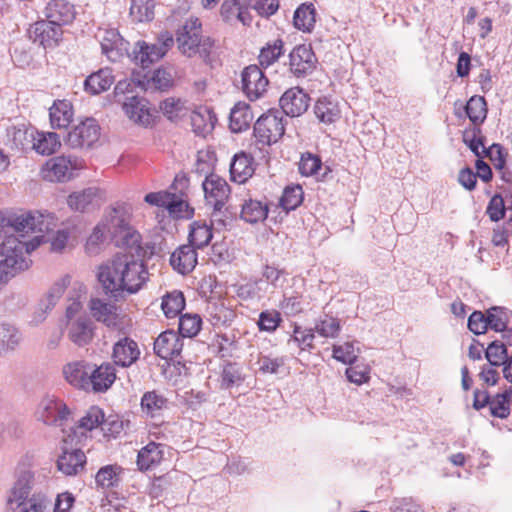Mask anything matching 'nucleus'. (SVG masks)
<instances>
[{"mask_svg":"<svg viewBox=\"0 0 512 512\" xmlns=\"http://www.w3.org/2000/svg\"><path fill=\"white\" fill-rule=\"evenodd\" d=\"M111 240L126 252L99 265L96 269L97 281L106 293H136L148 278L142 260L141 235L124 219L113 218Z\"/></svg>","mask_w":512,"mask_h":512,"instance_id":"f257e3e1","label":"nucleus"},{"mask_svg":"<svg viewBox=\"0 0 512 512\" xmlns=\"http://www.w3.org/2000/svg\"><path fill=\"white\" fill-rule=\"evenodd\" d=\"M55 224L51 213L31 211L18 216L0 245V285L30 265L29 254L43 244Z\"/></svg>","mask_w":512,"mask_h":512,"instance_id":"f03ea898","label":"nucleus"},{"mask_svg":"<svg viewBox=\"0 0 512 512\" xmlns=\"http://www.w3.org/2000/svg\"><path fill=\"white\" fill-rule=\"evenodd\" d=\"M86 298L87 286L83 282H75L71 287L63 319L68 339L79 347L88 345L95 335V325L84 308Z\"/></svg>","mask_w":512,"mask_h":512,"instance_id":"7ed1b4c3","label":"nucleus"},{"mask_svg":"<svg viewBox=\"0 0 512 512\" xmlns=\"http://www.w3.org/2000/svg\"><path fill=\"white\" fill-rule=\"evenodd\" d=\"M141 87H145V82L140 78L124 79L116 84L113 94L130 122L148 127L155 122L156 116L148 100L137 94Z\"/></svg>","mask_w":512,"mask_h":512,"instance_id":"20e7f679","label":"nucleus"},{"mask_svg":"<svg viewBox=\"0 0 512 512\" xmlns=\"http://www.w3.org/2000/svg\"><path fill=\"white\" fill-rule=\"evenodd\" d=\"M95 429H99L104 438L112 439L122 433L124 424L119 415H106L99 406H91L79 419L78 423L66 432L72 434L78 442H81L86 439L88 432Z\"/></svg>","mask_w":512,"mask_h":512,"instance_id":"39448f33","label":"nucleus"},{"mask_svg":"<svg viewBox=\"0 0 512 512\" xmlns=\"http://www.w3.org/2000/svg\"><path fill=\"white\" fill-rule=\"evenodd\" d=\"M33 477L27 473L21 476L7 496L8 512H48L50 501L43 493H32Z\"/></svg>","mask_w":512,"mask_h":512,"instance_id":"423d86ee","label":"nucleus"},{"mask_svg":"<svg viewBox=\"0 0 512 512\" xmlns=\"http://www.w3.org/2000/svg\"><path fill=\"white\" fill-rule=\"evenodd\" d=\"M176 42L180 52L188 57L198 55L205 59L213 47L211 38L201 34V23L197 18L184 22L177 32Z\"/></svg>","mask_w":512,"mask_h":512,"instance_id":"0eeeda50","label":"nucleus"},{"mask_svg":"<svg viewBox=\"0 0 512 512\" xmlns=\"http://www.w3.org/2000/svg\"><path fill=\"white\" fill-rule=\"evenodd\" d=\"M86 167L85 160L75 155H60L47 160L40 176L50 183H66L76 178Z\"/></svg>","mask_w":512,"mask_h":512,"instance_id":"6e6552de","label":"nucleus"},{"mask_svg":"<svg viewBox=\"0 0 512 512\" xmlns=\"http://www.w3.org/2000/svg\"><path fill=\"white\" fill-rule=\"evenodd\" d=\"M80 442L70 433L63 429L62 446L57 458V468L65 475L73 476L81 473L86 465V455Z\"/></svg>","mask_w":512,"mask_h":512,"instance_id":"1a4fd4ad","label":"nucleus"},{"mask_svg":"<svg viewBox=\"0 0 512 512\" xmlns=\"http://www.w3.org/2000/svg\"><path fill=\"white\" fill-rule=\"evenodd\" d=\"M173 43L172 34L170 32H163L159 35L157 42L154 44L138 41L134 46L131 58L135 64L145 69L164 57Z\"/></svg>","mask_w":512,"mask_h":512,"instance_id":"9d476101","label":"nucleus"},{"mask_svg":"<svg viewBox=\"0 0 512 512\" xmlns=\"http://www.w3.org/2000/svg\"><path fill=\"white\" fill-rule=\"evenodd\" d=\"M144 201L149 205L165 208L174 218L188 219L194 213L184 194H175L170 190L150 192L145 195Z\"/></svg>","mask_w":512,"mask_h":512,"instance_id":"9b49d317","label":"nucleus"},{"mask_svg":"<svg viewBox=\"0 0 512 512\" xmlns=\"http://www.w3.org/2000/svg\"><path fill=\"white\" fill-rule=\"evenodd\" d=\"M100 135V126L96 120L82 117L67 133L66 142L72 148L91 149L98 143Z\"/></svg>","mask_w":512,"mask_h":512,"instance_id":"f8f14e48","label":"nucleus"},{"mask_svg":"<svg viewBox=\"0 0 512 512\" xmlns=\"http://www.w3.org/2000/svg\"><path fill=\"white\" fill-rule=\"evenodd\" d=\"M38 415L48 425L64 427L72 420L73 411L63 400L46 397L39 404Z\"/></svg>","mask_w":512,"mask_h":512,"instance_id":"ddd939ff","label":"nucleus"},{"mask_svg":"<svg viewBox=\"0 0 512 512\" xmlns=\"http://www.w3.org/2000/svg\"><path fill=\"white\" fill-rule=\"evenodd\" d=\"M285 131L282 118L274 113L262 115L254 125V135L257 141L263 145H271L278 142Z\"/></svg>","mask_w":512,"mask_h":512,"instance_id":"4468645a","label":"nucleus"},{"mask_svg":"<svg viewBox=\"0 0 512 512\" xmlns=\"http://www.w3.org/2000/svg\"><path fill=\"white\" fill-rule=\"evenodd\" d=\"M89 309L97 321L104 323L108 327L122 330L129 323L127 316L115 305L104 302L98 298L90 300Z\"/></svg>","mask_w":512,"mask_h":512,"instance_id":"2eb2a0df","label":"nucleus"},{"mask_svg":"<svg viewBox=\"0 0 512 512\" xmlns=\"http://www.w3.org/2000/svg\"><path fill=\"white\" fill-rule=\"evenodd\" d=\"M252 0H224L220 8L221 19L231 25L249 26L253 17L251 14Z\"/></svg>","mask_w":512,"mask_h":512,"instance_id":"dca6fc26","label":"nucleus"},{"mask_svg":"<svg viewBox=\"0 0 512 512\" xmlns=\"http://www.w3.org/2000/svg\"><path fill=\"white\" fill-rule=\"evenodd\" d=\"M206 203L216 210L221 209L230 195V187L225 179L216 174L206 177L203 184Z\"/></svg>","mask_w":512,"mask_h":512,"instance_id":"f3484780","label":"nucleus"},{"mask_svg":"<svg viewBox=\"0 0 512 512\" xmlns=\"http://www.w3.org/2000/svg\"><path fill=\"white\" fill-rule=\"evenodd\" d=\"M310 96L300 87L287 89L279 99L282 111L290 117L303 115L310 106Z\"/></svg>","mask_w":512,"mask_h":512,"instance_id":"a211bd4d","label":"nucleus"},{"mask_svg":"<svg viewBox=\"0 0 512 512\" xmlns=\"http://www.w3.org/2000/svg\"><path fill=\"white\" fill-rule=\"evenodd\" d=\"M269 81L262 70L251 65L242 72V90L250 100L261 98L267 91Z\"/></svg>","mask_w":512,"mask_h":512,"instance_id":"6ab92c4d","label":"nucleus"},{"mask_svg":"<svg viewBox=\"0 0 512 512\" xmlns=\"http://www.w3.org/2000/svg\"><path fill=\"white\" fill-rule=\"evenodd\" d=\"M316 64L317 58L310 44L296 45L289 54L290 69L298 76L311 73L316 68Z\"/></svg>","mask_w":512,"mask_h":512,"instance_id":"aec40b11","label":"nucleus"},{"mask_svg":"<svg viewBox=\"0 0 512 512\" xmlns=\"http://www.w3.org/2000/svg\"><path fill=\"white\" fill-rule=\"evenodd\" d=\"M91 364L85 360L69 361L62 367V376L70 386L86 392L88 391Z\"/></svg>","mask_w":512,"mask_h":512,"instance_id":"412c9836","label":"nucleus"},{"mask_svg":"<svg viewBox=\"0 0 512 512\" xmlns=\"http://www.w3.org/2000/svg\"><path fill=\"white\" fill-rule=\"evenodd\" d=\"M48 117L53 129H67L75 117L73 102L66 98L54 100L48 108Z\"/></svg>","mask_w":512,"mask_h":512,"instance_id":"4be33fe9","label":"nucleus"},{"mask_svg":"<svg viewBox=\"0 0 512 512\" xmlns=\"http://www.w3.org/2000/svg\"><path fill=\"white\" fill-rule=\"evenodd\" d=\"M115 380L116 370L110 363L91 364L87 392L104 393L111 388Z\"/></svg>","mask_w":512,"mask_h":512,"instance_id":"5701e85b","label":"nucleus"},{"mask_svg":"<svg viewBox=\"0 0 512 512\" xmlns=\"http://www.w3.org/2000/svg\"><path fill=\"white\" fill-rule=\"evenodd\" d=\"M62 30L48 19L38 21L30 28V37L43 48L54 47L61 39Z\"/></svg>","mask_w":512,"mask_h":512,"instance_id":"b1692460","label":"nucleus"},{"mask_svg":"<svg viewBox=\"0 0 512 512\" xmlns=\"http://www.w3.org/2000/svg\"><path fill=\"white\" fill-rule=\"evenodd\" d=\"M269 214L267 202L247 197L242 200L239 206V218L248 224L264 222Z\"/></svg>","mask_w":512,"mask_h":512,"instance_id":"393cba45","label":"nucleus"},{"mask_svg":"<svg viewBox=\"0 0 512 512\" xmlns=\"http://www.w3.org/2000/svg\"><path fill=\"white\" fill-rule=\"evenodd\" d=\"M51 215L55 218V224L49 232L45 234L46 237L43 243H49L51 250L54 252H63L67 249H72L78 239L76 229L64 228L54 231L57 226V218L53 214Z\"/></svg>","mask_w":512,"mask_h":512,"instance_id":"a878e982","label":"nucleus"},{"mask_svg":"<svg viewBox=\"0 0 512 512\" xmlns=\"http://www.w3.org/2000/svg\"><path fill=\"white\" fill-rule=\"evenodd\" d=\"M102 52L111 61H117L128 51V42L114 29L105 30L100 35Z\"/></svg>","mask_w":512,"mask_h":512,"instance_id":"bb28decb","label":"nucleus"},{"mask_svg":"<svg viewBox=\"0 0 512 512\" xmlns=\"http://www.w3.org/2000/svg\"><path fill=\"white\" fill-rule=\"evenodd\" d=\"M107 233L111 234V221H100L90 232L84 244V251L88 256H98L106 248Z\"/></svg>","mask_w":512,"mask_h":512,"instance_id":"cd10ccee","label":"nucleus"},{"mask_svg":"<svg viewBox=\"0 0 512 512\" xmlns=\"http://www.w3.org/2000/svg\"><path fill=\"white\" fill-rule=\"evenodd\" d=\"M46 17L61 27L73 22L76 10L74 5L67 0H50L46 7Z\"/></svg>","mask_w":512,"mask_h":512,"instance_id":"c85d7f7f","label":"nucleus"},{"mask_svg":"<svg viewBox=\"0 0 512 512\" xmlns=\"http://www.w3.org/2000/svg\"><path fill=\"white\" fill-rule=\"evenodd\" d=\"M183 343L175 331L162 332L154 342L155 353L163 359H172L180 354Z\"/></svg>","mask_w":512,"mask_h":512,"instance_id":"c756f323","label":"nucleus"},{"mask_svg":"<svg viewBox=\"0 0 512 512\" xmlns=\"http://www.w3.org/2000/svg\"><path fill=\"white\" fill-rule=\"evenodd\" d=\"M139 356V346L130 338H121L113 346L112 358L117 365L128 367L132 365Z\"/></svg>","mask_w":512,"mask_h":512,"instance_id":"7c9ffc66","label":"nucleus"},{"mask_svg":"<svg viewBox=\"0 0 512 512\" xmlns=\"http://www.w3.org/2000/svg\"><path fill=\"white\" fill-rule=\"evenodd\" d=\"M255 172V162L251 155L240 152L235 154L230 164V176L233 182L246 183Z\"/></svg>","mask_w":512,"mask_h":512,"instance_id":"2f4dec72","label":"nucleus"},{"mask_svg":"<svg viewBox=\"0 0 512 512\" xmlns=\"http://www.w3.org/2000/svg\"><path fill=\"white\" fill-rule=\"evenodd\" d=\"M32 149L41 155H51L57 152L61 147L60 136L51 131L31 132Z\"/></svg>","mask_w":512,"mask_h":512,"instance_id":"473e14b6","label":"nucleus"},{"mask_svg":"<svg viewBox=\"0 0 512 512\" xmlns=\"http://www.w3.org/2000/svg\"><path fill=\"white\" fill-rule=\"evenodd\" d=\"M313 110L316 118L324 125L334 124L341 117L339 102L328 96L319 97Z\"/></svg>","mask_w":512,"mask_h":512,"instance_id":"72a5a7b5","label":"nucleus"},{"mask_svg":"<svg viewBox=\"0 0 512 512\" xmlns=\"http://www.w3.org/2000/svg\"><path fill=\"white\" fill-rule=\"evenodd\" d=\"M115 76L110 68H101L91 73L84 81V91L90 95H99L110 89Z\"/></svg>","mask_w":512,"mask_h":512,"instance_id":"f704fd0d","label":"nucleus"},{"mask_svg":"<svg viewBox=\"0 0 512 512\" xmlns=\"http://www.w3.org/2000/svg\"><path fill=\"white\" fill-rule=\"evenodd\" d=\"M131 78H140L145 82V87H141V91L148 89L165 90L170 88L174 83V73L172 69L167 68H158L150 76L133 72Z\"/></svg>","mask_w":512,"mask_h":512,"instance_id":"c9c22d12","label":"nucleus"},{"mask_svg":"<svg viewBox=\"0 0 512 512\" xmlns=\"http://www.w3.org/2000/svg\"><path fill=\"white\" fill-rule=\"evenodd\" d=\"M164 459V447L161 444L150 442L144 446L137 456V466L145 471L161 464Z\"/></svg>","mask_w":512,"mask_h":512,"instance_id":"e433bc0d","label":"nucleus"},{"mask_svg":"<svg viewBox=\"0 0 512 512\" xmlns=\"http://www.w3.org/2000/svg\"><path fill=\"white\" fill-rule=\"evenodd\" d=\"M170 263L179 273L187 274L195 268L197 254L192 246L184 245L172 253Z\"/></svg>","mask_w":512,"mask_h":512,"instance_id":"4c0bfd02","label":"nucleus"},{"mask_svg":"<svg viewBox=\"0 0 512 512\" xmlns=\"http://www.w3.org/2000/svg\"><path fill=\"white\" fill-rule=\"evenodd\" d=\"M167 405L166 399L155 391H148L143 394L140 401V411L145 418L160 417Z\"/></svg>","mask_w":512,"mask_h":512,"instance_id":"58836bf2","label":"nucleus"},{"mask_svg":"<svg viewBox=\"0 0 512 512\" xmlns=\"http://www.w3.org/2000/svg\"><path fill=\"white\" fill-rule=\"evenodd\" d=\"M215 121L214 113L207 106H198L192 111L191 125L194 132L199 135L209 134L214 128Z\"/></svg>","mask_w":512,"mask_h":512,"instance_id":"ea45409f","label":"nucleus"},{"mask_svg":"<svg viewBox=\"0 0 512 512\" xmlns=\"http://www.w3.org/2000/svg\"><path fill=\"white\" fill-rule=\"evenodd\" d=\"M75 282H79L78 280H72L71 277L65 276L56 281L53 286L50 288L46 301L48 304H45V309H42L43 313L37 320H45L49 312L56 305L58 300L62 297L66 289L68 290V294H70L71 287ZM69 299V295H67V300Z\"/></svg>","mask_w":512,"mask_h":512,"instance_id":"a19ab883","label":"nucleus"},{"mask_svg":"<svg viewBox=\"0 0 512 512\" xmlns=\"http://www.w3.org/2000/svg\"><path fill=\"white\" fill-rule=\"evenodd\" d=\"M253 118L250 106L245 102H238L230 112L229 128L235 133L242 132L249 127Z\"/></svg>","mask_w":512,"mask_h":512,"instance_id":"79ce46f5","label":"nucleus"},{"mask_svg":"<svg viewBox=\"0 0 512 512\" xmlns=\"http://www.w3.org/2000/svg\"><path fill=\"white\" fill-rule=\"evenodd\" d=\"M21 336L16 327L10 324H0V356H7L19 346Z\"/></svg>","mask_w":512,"mask_h":512,"instance_id":"37998d69","label":"nucleus"},{"mask_svg":"<svg viewBox=\"0 0 512 512\" xmlns=\"http://www.w3.org/2000/svg\"><path fill=\"white\" fill-rule=\"evenodd\" d=\"M160 111L172 122L181 121L189 113L186 102L180 98L169 97L160 103Z\"/></svg>","mask_w":512,"mask_h":512,"instance_id":"c03bdc74","label":"nucleus"},{"mask_svg":"<svg viewBox=\"0 0 512 512\" xmlns=\"http://www.w3.org/2000/svg\"><path fill=\"white\" fill-rule=\"evenodd\" d=\"M316 9L313 4L300 5L293 17L294 26L303 32H311L316 24Z\"/></svg>","mask_w":512,"mask_h":512,"instance_id":"a18cd8bd","label":"nucleus"},{"mask_svg":"<svg viewBox=\"0 0 512 512\" xmlns=\"http://www.w3.org/2000/svg\"><path fill=\"white\" fill-rule=\"evenodd\" d=\"M303 200L304 192L300 185L292 184L285 187L279 199V206L283 209L284 216L299 207Z\"/></svg>","mask_w":512,"mask_h":512,"instance_id":"49530a36","label":"nucleus"},{"mask_svg":"<svg viewBox=\"0 0 512 512\" xmlns=\"http://www.w3.org/2000/svg\"><path fill=\"white\" fill-rule=\"evenodd\" d=\"M122 469L118 465H106L98 470L95 475L97 487L108 489L116 486L120 481Z\"/></svg>","mask_w":512,"mask_h":512,"instance_id":"de8ad7c7","label":"nucleus"},{"mask_svg":"<svg viewBox=\"0 0 512 512\" xmlns=\"http://www.w3.org/2000/svg\"><path fill=\"white\" fill-rule=\"evenodd\" d=\"M155 15V0H133L130 8V16L133 21L149 22Z\"/></svg>","mask_w":512,"mask_h":512,"instance_id":"09e8293b","label":"nucleus"},{"mask_svg":"<svg viewBox=\"0 0 512 512\" xmlns=\"http://www.w3.org/2000/svg\"><path fill=\"white\" fill-rule=\"evenodd\" d=\"M184 307L185 299L180 291H171L162 298L161 308L168 318L176 317Z\"/></svg>","mask_w":512,"mask_h":512,"instance_id":"8fccbe9b","label":"nucleus"},{"mask_svg":"<svg viewBox=\"0 0 512 512\" xmlns=\"http://www.w3.org/2000/svg\"><path fill=\"white\" fill-rule=\"evenodd\" d=\"M487 157L492 162L494 168L501 172V177L507 182L512 181V175L505 170L507 153L498 144H492L485 150Z\"/></svg>","mask_w":512,"mask_h":512,"instance_id":"3c124183","label":"nucleus"},{"mask_svg":"<svg viewBox=\"0 0 512 512\" xmlns=\"http://www.w3.org/2000/svg\"><path fill=\"white\" fill-rule=\"evenodd\" d=\"M212 239L211 226L205 222L196 221L191 225L189 240L195 247L206 246Z\"/></svg>","mask_w":512,"mask_h":512,"instance_id":"603ef678","label":"nucleus"},{"mask_svg":"<svg viewBox=\"0 0 512 512\" xmlns=\"http://www.w3.org/2000/svg\"><path fill=\"white\" fill-rule=\"evenodd\" d=\"M360 348L353 342H344L333 346V358L344 364H352L356 361Z\"/></svg>","mask_w":512,"mask_h":512,"instance_id":"864d4df0","label":"nucleus"},{"mask_svg":"<svg viewBox=\"0 0 512 512\" xmlns=\"http://www.w3.org/2000/svg\"><path fill=\"white\" fill-rule=\"evenodd\" d=\"M370 372L371 367L368 363L354 361L346 369V376L351 383L362 385L370 380Z\"/></svg>","mask_w":512,"mask_h":512,"instance_id":"5fc2aeb1","label":"nucleus"},{"mask_svg":"<svg viewBox=\"0 0 512 512\" xmlns=\"http://www.w3.org/2000/svg\"><path fill=\"white\" fill-rule=\"evenodd\" d=\"M466 113L473 123H481L487 114L486 102L481 96H473L466 106Z\"/></svg>","mask_w":512,"mask_h":512,"instance_id":"6e6d98bb","label":"nucleus"},{"mask_svg":"<svg viewBox=\"0 0 512 512\" xmlns=\"http://www.w3.org/2000/svg\"><path fill=\"white\" fill-rule=\"evenodd\" d=\"M283 54V43L281 40H274L268 43L260 52L259 60L262 65L270 66L275 63Z\"/></svg>","mask_w":512,"mask_h":512,"instance_id":"4d7b16f0","label":"nucleus"},{"mask_svg":"<svg viewBox=\"0 0 512 512\" xmlns=\"http://www.w3.org/2000/svg\"><path fill=\"white\" fill-rule=\"evenodd\" d=\"M91 190H83L71 193L67 198V205L74 211H85L93 200Z\"/></svg>","mask_w":512,"mask_h":512,"instance_id":"13d9d810","label":"nucleus"},{"mask_svg":"<svg viewBox=\"0 0 512 512\" xmlns=\"http://www.w3.org/2000/svg\"><path fill=\"white\" fill-rule=\"evenodd\" d=\"M202 325L201 318L196 314H184L180 318L179 330L184 337L196 336Z\"/></svg>","mask_w":512,"mask_h":512,"instance_id":"bf43d9fd","label":"nucleus"},{"mask_svg":"<svg viewBox=\"0 0 512 512\" xmlns=\"http://www.w3.org/2000/svg\"><path fill=\"white\" fill-rule=\"evenodd\" d=\"M322 166L321 160L316 155L306 153L301 156L299 171L305 177L316 176Z\"/></svg>","mask_w":512,"mask_h":512,"instance_id":"052dcab7","label":"nucleus"},{"mask_svg":"<svg viewBox=\"0 0 512 512\" xmlns=\"http://www.w3.org/2000/svg\"><path fill=\"white\" fill-rule=\"evenodd\" d=\"M316 332L323 337H336L340 331L338 319L331 316H324L315 326Z\"/></svg>","mask_w":512,"mask_h":512,"instance_id":"680f3d73","label":"nucleus"},{"mask_svg":"<svg viewBox=\"0 0 512 512\" xmlns=\"http://www.w3.org/2000/svg\"><path fill=\"white\" fill-rule=\"evenodd\" d=\"M34 130L35 128L31 127L30 125L20 123L10 127L8 134L16 146L24 147L26 145V139H31V132Z\"/></svg>","mask_w":512,"mask_h":512,"instance_id":"e2e57ef3","label":"nucleus"},{"mask_svg":"<svg viewBox=\"0 0 512 512\" xmlns=\"http://www.w3.org/2000/svg\"><path fill=\"white\" fill-rule=\"evenodd\" d=\"M463 141L470 148V150L477 156H480L485 151L484 144L478 129H467L463 133Z\"/></svg>","mask_w":512,"mask_h":512,"instance_id":"0e129e2a","label":"nucleus"},{"mask_svg":"<svg viewBox=\"0 0 512 512\" xmlns=\"http://www.w3.org/2000/svg\"><path fill=\"white\" fill-rule=\"evenodd\" d=\"M490 328L495 331H503L508 324L509 314L507 310L500 307H493L488 310Z\"/></svg>","mask_w":512,"mask_h":512,"instance_id":"69168bd1","label":"nucleus"},{"mask_svg":"<svg viewBox=\"0 0 512 512\" xmlns=\"http://www.w3.org/2000/svg\"><path fill=\"white\" fill-rule=\"evenodd\" d=\"M281 322L280 313L275 310L265 311L260 314L258 327L261 331L272 332Z\"/></svg>","mask_w":512,"mask_h":512,"instance_id":"338daca9","label":"nucleus"},{"mask_svg":"<svg viewBox=\"0 0 512 512\" xmlns=\"http://www.w3.org/2000/svg\"><path fill=\"white\" fill-rule=\"evenodd\" d=\"M491 413L499 418H505L509 414L510 399L507 394L497 395L490 401Z\"/></svg>","mask_w":512,"mask_h":512,"instance_id":"774afa93","label":"nucleus"}]
</instances>
